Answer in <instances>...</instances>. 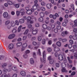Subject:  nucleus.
Segmentation results:
<instances>
[{
  "label": "nucleus",
  "mask_w": 77,
  "mask_h": 77,
  "mask_svg": "<svg viewBox=\"0 0 77 77\" xmlns=\"http://www.w3.org/2000/svg\"><path fill=\"white\" fill-rule=\"evenodd\" d=\"M45 58H46V54H45V51H44L43 53V59L40 58V61L42 63H45Z\"/></svg>",
  "instance_id": "f257e3e1"
},
{
  "label": "nucleus",
  "mask_w": 77,
  "mask_h": 77,
  "mask_svg": "<svg viewBox=\"0 0 77 77\" xmlns=\"http://www.w3.org/2000/svg\"><path fill=\"white\" fill-rule=\"evenodd\" d=\"M48 60H49V63L50 64H53L54 63V60L51 58V57L49 56L48 57Z\"/></svg>",
  "instance_id": "f03ea898"
},
{
  "label": "nucleus",
  "mask_w": 77,
  "mask_h": 77,
  "mask_svg": "<svg viewBox=\"0 0 77 77\" xmlns=\"http://www.w3.org/2000/svg\"><path fill=\"white\" fill-rule=\"evenodd\" d=\"M14 48V45L13 44H10L8 46V48L9 50H13Z\"/></svg>",
  "instance_id": "7ed1b4c3"
},
{
  "label": "nucleus",
  "mask_w": 77,
  "mask_h": 77,
  "mask_svg": "<svg viewBox=\"0 0 77 77\" xmlns=\"http://www.w3.org/2000/svg\"><path fill=\"white\" fill-rule=\"evenodd\" d=\"M38 29H36L35 30L32 31V35H36V34L38 33Z\"/></svg>",
  "instance_id": "20e7f679"
},
{
  "label": "nucleus",
  "mask_w": 77,
  "mask_h": 77,
  "mask_svg": "<svg viewBox=\"0 0 77 77\" xmlns=\"http://www.w3.org/2000/svg\"><path fill=\"white\" fill-rule=\"evenodd\" d=\"M3 17L4 18H8V16H9V14H8V13L7 12H5L3 14Z\"/></svg>",
  "instance_id": "39448f33"
},
{
  "label": "nucleus",
  "mask_w": 77,
  "mask_h": 77,
  "mask_svg": "<svg viewBox=\"0 0 77 77\" xmlns=\"http://www.w3.org/2000/svg\"><path fill=\"white\" fill-rule=\"evenodd\" d=\"M15 36V34H12L10 35L8 37L9 39H13Z\"/></svg>",
  "instance_id": "423d86ee"
},
{
  "label": "nucleus",
  "mask_w": 77,
  "mask_h": 77,
  "mask_svg": "<svg viewBox=\"0 0 77 77\" xmlns=\"http://www.w3.org/2000/svg\"><path fill=\"white\" fill-rule=\"evenodd\" d=\"M64 55H62L61 54H59L58 55V59L60 60H62L63 59Z\"/></svg>",
  "instance_id": "0eeeda50"
},
{
  "label": "nucleus",
  "mask_w": 77,
  "mask_h": 77,
  "mask_svg": "<svg viewBox=\"0 0 77 77\" xmlns=\"http://www.w3.org/2000/svg\"><path fill=\"white\" fill-rule=\"evenodd\" d=\"M32 44L33 45H34V46H36V45H39L41 44V43L40 42L37 43L36 42H33L32 43Z\"/></svg>",
  "instance_id": "6e6552de"
},
{
  "label": "nucleus",
  "mask_w": 77,
  "mask_h": 77,
  "mask_svg": "<svg viewBox=\"0 0 77 77\" xmlns=\"http://www.w3.org/2000/svg\"><path fill=\"white\" fill-rule=\"evenodd\" d=\"M69 51H70V52H72L74 54H76V53H77V50L74 49L70 50Z\"/></svg>",
  "instance_id": "1a4fd4ad"
},
{
  "label": "nucleus",
  "mask_w": 77,
  "mask_h": 77,
  "mask_svg": "<svg viewBox=\"0 0 77 77\" xmlns=\"http://www.w3.org/2000/svg\"><path fill=\"white\" fill-rule=\"evenodd\" d=\"M52 6L53 5H52V4H48L46 5V6L47 9H50V8H51V7H52Z\"/></svg>",
  "instance_id": "9d476101"
},
{
  "label": "nucleus",
  "mask_w": 77,
  "mask_h": 77,
  "mask_svg": "<svg viewBox=\"0 0 77 77\" xmlns=\"http://www.w3.org/2000/svg\"><path fill=\"white\" fill-rule=\"evenodd\" d=\"M10 75H7L6 74L4 73L0 77H10Z\"/></svg>",
  "instance_id": "9b49d317"
},
{
  "label": "nucleus",
  "mask_w": 77,
  "mask_h": 77,
  "mask_svg": "<svg viewBox=\"0 0 77 77\" xmlns=\"http://www.w3.org/2000/svg\"><path fill=\"white\" fill-rule=\"evenodd\" d=\"M11 27H15V22L14 21H12L11 22Z\"/></svg>",
  "instance_id": "f8f14e48"
},
{
  "label": "nucleus",
  "mask_w": 77,
  "mask_h": 77,
  "mask_svg": "<svg viewBox=\"0 0 77 77\" xmlns=\"http://www.w3.org/2000/svg\"><path fill=\"white\" fill-rule=\"evenodd\" d=\"M68 33V32L66 31L65 32H63L61 33V35L62 36H65V35H67Z\"/></svg>",
  "instance_id": "ddd939ff"
},
{
  "label": "nucleus",
  "mask_w": 77,
  "mask_h": 77,
  "mask_svg": "<svg viewBox=\"0 0 77 77\" xmlns=\"http://www.w3.org/2000/svg\"><path fill=\"white\" fill-rule=\"evenodd\" d=\"M20 12L21 13L22 15H24L25 14V12L24 11V10L23 9H22L20 11Z\"/></svg>",
  "instance_id": "4468645a"
},
{
  "label": "nucleus",
  "mask_w": 77,
  "mask_h": 77,
  "mask_svg": "<svg viewBox=\"0 0 77 77\" xmlns=\"http://www.w3.org/2000/svg\"><path fill=\"white\" fill-rule=\"evenodd\" d=\"M42 27L44 29H47V25L46 24H42Z\"/></svg>",
  "instance_id": "2eb2a0df"
},
{
  "label": "nucleus",
  "mask_w": 77,
  "mask_h": 77,
  "mask_svg": "<svg viewBox=\"0 0 77 77\" xmlns=\"http://www.w3.org/2000/svg\"><path fill=\"white\" fill-rule=\"evenodd\" d=\"M54 51L57 52L60 51V48L58 47H56L54 48Z\"/></svg>",
  "instance_id": "dca6fc26"
},
{
  "label": "nucleus",
  "mask_w": 77,
  "mask_h": 77,
  "mask_svg": "<svg viewBox=\"0 0 77 77\" xmlns=\"http://www.w3.org/2000/svg\"><path fill=\"white\" fill-rule=\"evenodd\" d=\"M30 62L31 64H33L35 63V61L33 58H31L30 60Z\"/></svg>",
  "instance_id": "f3484780"
},
{
  "label": "nucleus",
  "mask_w": 77,
  "mask_h": 77,
  "mask_svg": "<svg viewBox=\"0 0 77 77\" xmlns=\"http://www.w3.org/2000/svg\"><path fill=\"white\" fill-rule=\"evenodd\" d=\"M20 73L21 75H22V76H24L26 75V72L24 71H22L21 72H20Z\"/></svg>",
  "instance_id": "a211bd4d"
},
{
  "label": "nucleus",
  "mask_w": 77,
  "mask_h": 77,
  "mask_svg": "<svg viewBox=\"0 0 77 77\" xmlns=\"http://www.w3.org/2000/svg\"><path fill=\"white\" fill-rule=\"evenodd\" d=\"M31 17H30V16L28 17L26 19L27 22L28 23H29V22H30V21H31Z\"/></svg>",
  "instance_id": "6ab92c4d"
},
{
  "label": "nucleus",
  "mask_w": 77,
  "mask_h": 77,
  "mask_svg": "<svg viewBox=\"0 0 77 77\" xmlns=\"http://www.w3.org/2000/svg\"><path fill=\"white\" fill-rule=\"evenodd\" d=\"M7 3L9 5H12L13 4H14V3L12 2V1H8Z\"/></svg>",
  "instance_id": "aec40b11"
},
{
  "label": "nucleus",
  "mask_w": 77,
  "mask_h": 77,
  "mask_svg": "<svg viewBox=\"0 0 77 77\" xmlns=\"http://www.w3.org/2000/svg\"><path fill=\"white\" fill-rule=\"evenodd\" d=\"M19 22L20 24H23L24 23V20H23V19H20L19 20Z\"/></svg>",
  "instance_id": "412c9836"
},
{
  "label": "nucleus",
  "mask_w": 77,
  "mask_h": 77,
  "mask_svg": "<svg viewBox=\"0 0 77 77\" xmlns=\"http://www.w3.org/2000/svg\"><path fill=\"white\" fill-rule=\"evenodd\" d=\"M27 46V44L26 43H23L22 45V48H26Z\"/></svg>",
  "instance_id": "4be33fe9"
},
{
  "label": "nucleus",
  "mask_w": 77,
  "mask_h": 77,
  "mask_svg": "<svg viewBox=\"0 0 77 77\" xmlns=\"http://www.w3.org/2000/svg\"><path fill=\"white\" fill-rule=\"evenodd\" d=\"M26 13L27 14H28V15H30L32 14V12L31 11V10H27L26 11Z\"/></svg>",
  "instance_id": "5701e85b"
},
{
  "label": "nucleus",
  "mask_w": 77,
  "mask_h": 77,
  "mask_svg": "<svg viewBox=\"0 0 77 77\" xmlns=\"http://www.w3.org/2000/svg\"><path fill=\"white\" fill-rule=\"evenodd\" d=\"M22 42H19L17 43V47H20L22 45Z\"/></svg>",
  "instance_id": "b1692460"
},
{
  "label": "nucleus",
  "mask_w": 77,
  "mask_h": 77,
  "mask_svg": "<svg viewBox=\"0 0 77 77\" xmlns=\"http://www.w3.org/2000/svg\"><path fill=\"white\" fill-rule=\"evenodd\" d=\"M10 23H11L10 20H7L5 22V25H8L10 24Z\"/></svg>",
  "instance_id": "393cba45"
},
{
  "label": "nucleus",
  "mask_w": 77,
  "mask_h": 77,
  "mask_svg": "<svg viewBox=\"0 0 77 77\" xmlns=\"http://www.w3.org/2000/svg\"><path fill=\"white\" fill-rule=\"evenodd\" d=\"M37 39L38 41L39 42L42 41V37L40 36H39L38 37Z\"/></svg>",
  "instance_id": "a878e982"
},
{
  "label": "nucleus",
  "mask_w": 77,
  "mask_h": 77,
  "mask_svg": "<svg viewBox=\"0 0 77 77\" xmlns=\"http://www.w3.org/2000/svg\"><path fill=\"white\" fill-rule=\"evenodd\" d=\"M56 44L58 47H61V42H58L56 43Z\"/></svg>",
  "instance_id": "bb28decb"
},
{
  "label": "nucleus",
  "mask_w": 77,
  "mask_h": 77,
  "mask_svg": "<svg viewBox=\"0 0 77 77\" xmlns=\"http://www.w3.org/2000/svg\"><path fill=\"white\" fill-rule=\"evenodd\" d=\"M38 21L39 22H42L44 21V19L42 17H40L38 19Z\"/></svg>",
  "instance_id": "cd10ccee"
},
{
  "label": "nucleus",
  "mask_w": 77,
  "mask_h": 77,
  "mask_svg": "<svg viewBox=\"0 0 77 77\" xmlns=\"http://www.w3.org/2000/svg\"><path fill=\"white\" fill-rule=\"evenodd\" d=\"M15 26L16 25L17 26H19V24H20V23L18 20H16L15 21Z\"/></svg>",
  "instance_id": "c85d7f7f"
},
{
  "label": "nucleus",
  "mask_w": 77,
  "mask_h": 77,
  "mask_svg": "<svg viewBox=\"0 0 77 77\" xmlns=\"http://www.w3.org/2000/svg\"><path fill=\"white\" fill-rule=\"evenodd\" d=\"M62 71L63 72H67L68 70H66V69L63 68L62 69Z\"/></svg>",
  "instance_id": "c756f323"
},
{
  "label": "nucleus",
  "mask_w": 77,
  "mask_h": 77,
  "mask_svg": "<svg viewBox=\"0 0 77 77\" xmlns=\"http://www.w3.org/2000/svg\"><path fill=\"white\" fill-rule=\"evenodd\" d=\"M40 15L41 17H44V12H41L40 14Z\"/></svg>",
  "instance_id": "7c9ffc66"
},
{
  "label": "nucleus",
  "mask_w": 77,
  "mask_h": 77,
  "mask_svg": "<svg viewBox=\"0 0 77 77\" xmlns=\"http://www.w3.org/2000/svg\"><path fill=\"white\" fill-rule=\"evenodd\" d=\"M40 9L42 11H45V8L44 7H40Z\"/></svg>",
  "instance_id": "2f4dec72"
},
{
  "label": "nucleus",
  "mask_w": 77,
  "mask_h": 77,
  "mask_svg": "<svg viewBox=\"0 0 77 77\" xmlns=\"http://www.w3.org/2000/svg\"><path fill=\"white\" fill-rule=\"evenodd\" d=\"M12 70H13V71H17V67L14 66L12 67Z\"/></svg>",
  "instance_id": "473e14b6"
},
{
  "label": "nucleus",
  "mask_w": 77,
  "mask_h": 77,
  "mask_svg": "<svg viewBox=\"0 0 77 77\" xmlns=\"http://www.w3.org/2000/svg\"><path fill=\"white\" fill-rule=\"evenodd\" d=\"M61 66L62 68H65L66 66V64L65 63H63L61 64Z\"/></svg>",
  "instance_id": "72a5a7b5"
},
{
  "label": "nucleus",
  "mask_w": 77,
  "mask_h": 77,
  "mask_svg": "<svg viewBox=\"0 0 77 77\" xmlns=\"http://www.w3.org/2000/svg\"><path fill=\"white\" fill-rule=\"evenodd\" d=\"M3 71L4 73H6V72L8 71V70L7 69H4L3 70Z\"/></svg>",
  "instance_id": "f704fd0d"
},
{
  "label": "nucleus",
  "mask_w": 77,
  "mask_h": 77,
  "mask_svg": "<svg viewBox=\"0 0 77 77\" xmlns=\"http://www.w3.org/2000/svg\"><path fill=\"white\" fill-rule=\"evenodd\" d=\"M45 41H46L45 39H43L42 40V44L44 45V44H45Z\"/></svg>",
  "instance_id": "c9c22d12"
},
{
  "label": "nucleus",
  "mask_w": 77,
  "mask_h": 77,
  "mask_svg": "<svg viewBox=\"0 0 77 77\" xmlns=\"http://www.w3.org/2000/svg\"><path fill=\"white\" fill-rule=\"evenodd\" d=\"M22 27V26L20 25L18 28V32H21V28Z\"/></svg>",
  "instance_id": "e433bc0d"
},
{
  "label": "nucleus",
  "mask_w": 77,
  "mask_h": 77,
  "mask_svg": "<svg viewBox=\"0 0 77 77\" xmlns=\"http://www.w3.org/2000/svg\"><path fill=\"white\" fill-rule=\"evenodd\" d=\"M39 56H41V50L40 49H38V52H37Z\"/></svg>",
  "instance_id": "4c0bfd02"
},
{
  "label": "nucleus",
  "mask_w": 77,
  "mask_h": 77,
  "mask_svg": "<svg viewBox=\"0 0 77 77\" xmlns=\"http://www.w3.org/2000/svg\"><path fill=\"white\" fill-rule=\"evenodd\" d=\"M17 31L16 29H14L12 30V33H17Z\"/></svg>",
  "instance_id": "58836bf2"
},
{
  "label": "nucleus",
  "mask_w": 77,
  "mask_h": 77,
  "mask_svg": "<svg viewBox=\"0 0 77 77\" xmlns=\"http://www.w3.org/2000/svg\"><path fill=\"white\" fill-rule=\"evenodd\" d=\"M32 27V25L29 24L28 25L27 27L29 29H31V28Z\"/></svg>",
  "instance_id": "ea45409f"
},
{
  "label": "nucleus",
  "mask_w": 77,
  "mask_h": 77,
  "mask_svg": "<svg viewBox=\"0 0 77 77\" xmlns=\"http://www.w3.org/2000/svg\"><path fill=\"white\" fill-rule=\"evenodd\" d=\"M14 6L16 8H19V7H20V5L19 4H16L14 5Z\"/></svg>",
  "instance_id": "a19ab883"
},
{
  "label": "nucleus",
  "mask_w": 77,
  "mask_h": 77,
  "mask_svg": "<svg viewBox=\"0 0 77 77\" xmlns=\"http://www.w3.org/2000/svg\"><path fill=\"white\" fill-rule=\"evenodd\" d=\"M48 52H51V51H52V49H51V48H48Z\"/></svg>",
  "instance_id": "79ce46f5"
},
{
  "label": "nucleus",
  "mask_w": 77,
  "mask_h": 77,
  "mask_svg": "<svg viewBox=\"0 0 77 77\" xmlns=\"http://www.w3.org/2000/svg\"><path fill=\"white\" fill-rule=\"evenodd\" d=\"M67 41V40L66 39V38H64L63 39H62V42H66Z\"/></svg>",
  "instance_id": "37998d69"
},
{
  "label": "nucleus",
  "mask_w": 77,
  "mask_h": 77,
  "mask_svg": "<svg viewBox=\"0 0 77 77\" xmlns=\"http://www.w3.org/2000/svg\"><path fill=\"white\" fill-rule=\"evenodd\" d=\"M26 39H27V36L24 35V36H23V41H24V40H26Z\"/></svg>",
  "instance_id": "c03bdc74"
},
{
  "label": "nucleus",
  "mask_w": 77,
  "mask_h": 77,
  "mask_svg": "<svg viewBox=\"0 0 77 77\" xmlns=\"http://www.w3.org/2000/svg\"><path fill=\"white\" fill-rule=\"evenodd\" d=\"M57 28L58 30H60L61 29V26L60 25H58L57 26Z\"/></svg>",
  "instance_id": "a18cd8bd"
},
{
  "label": "nucleus",
  "mask_w": 77,
  "mask_h": 77,
  "mask_svg": "<svg viewBox=\"0 0 77 77\" xmlns=\"http://www.w3.org/2000/svg\"><path fill=\"white\" fill-rule=\"evenodd\" d=\"M69 42L70 44H74V41L70 39L69 41Z\"/></svg>",
  "instance_id": "49530a36"
},
{
  "label": "nucleus",
  "mask_w": 77,
  "mask_h": 77,
  "mask_svg": "<svg viewBox=\"0 0 77 77\" xmlns=\"http://www.w3.org/2000/svg\"><path fill=\"white\" fill-rule=\"evenodd\" d=\"M68 47L69 48H71L72 47V44H70L69 45Z\"/></svg>",
  "instance_id": "de8ad7c7"
},
{
  "label": "nucleus",
  "mask_w": 77,
  "mask_h": 77,
  "mask_svg": "<svg viewBox=\"0 0 77 77\" xmlns=\"http://www.w3.org/2000/svg\"><path fill=\"white\" fill-rule=\"evenodd\" d=\"M32 8L33 9H34V10H36V9H37V7H36V6L35 5H33L32 6Z\"/></svg>",
  "instance_id": "09e8293b"
},
{
  "label": "nucleus",
  "mask_w": 77,
  "mask_h": 77,
  "mask_svg": "<svg viewBox=\"0 0 77 77\" xmlns=\"http://www.w3.org/2000/svg\"><path fill=\"white\" fill-rule=\"evenodd\" d=\"M29 32V30L28 29H26V31H25V32L24 33V35H26L28 33V32Z\"/></svg>",
  "instance_id": "8fccbe9b"
},
{
  "label": "nucleus",
  "mask_w": 77,
  "mask_h": 77,
  "mask_svg": "<svg viewBox=\"0 0 77 77\" xmlns=\"http://www.w3.org/2000/svg\"><path fill=\"white\" fill-rule=\"evenodd\" d=\"M48 44L49 45H51L52 44V41L51 40H49L48 42Z\"/></svg>",
  "instance_id": "3c124183"
},
{
  "label": "nucleus",
  "mask_w": 77,
  "mask_h": 77,
  "mask_svg": "<svg viewBox=\"0 0 77 77\" xmlns=\"http://www.w3.org/2000/svg\"><path fill=\"white\" fill-rule=\"evenodd\" d=\"M71 7V8H72V9H73V10H74V5L73 4H71L70 5Z\"/></svg>",
  "instance_id": "603ef678"
},
{
  "label": "nucleus",
  "mask_w": 77,
  "mask_h": 77,
  "mask_svg": "<svg viewBox=\"0 0 77 77\" xmlns=\"http://www.w3.org/2000/svg\"><path fill=\"white\" fill-rule=\"evenodd\" d=\"M54 33H57V32H58V30H57V29H55L54 30Z\"/></svg>",
  "instance_id": "864d4df0"
},
{
  "label": "nucleus",
  "mask_w": 77,
  "mask_h": 77,
  "mask_svg": "<svg viewBox=\"0 0 77 77\" xmlns=\"http://www.w3.org/2000/svg\"><path fill=\"white\" fill-rule=\"evenodd\" d=\"M35 26L36 27H39V24L38 23H36L35 24Z\"/></svg>",
  "instance_id": "5fc2aeb1"
},
{
  "label": "nucleus",
  "mask_w": 77,
  "mask_h": 77,
  "mask_svg": "<svg viewBox=\"0 0 77 77\" xmlns=\"http://www.w3.org/2000/svg\"><path fill=\"white\" fill-rule=\"evenodd\" d=\"M62 26H66V23L65 22L63 23Z\"/></svg>",
  "instance_id": "6e6d98bb"
},
{
  "label": "nucleus",
  "mask_w": 77,
  "mask_h": 77,
  "mask_svg": "<svg viewBox=\"0 0 77 77\" xmlns=\"http://www.w3.org/2000/svg\"><path fill=\"white\" fill-rule=\"evenodd\" d=\"M41 5L42 6H45V3L44 2H42L41 3Z\"/></svg>",
  "instance_id": "4d7b16f0"
},
{
  "label": "nucleus",
  "mask_w": 77,
  "mask_h": 77,
  "mask_svg": "<svg viewBox=\"0 0 77 77\" xmlns=\"http://www.w3.org/2000/svg\"><path fill=\"white\" fill-rule=\"evenodd\" d=\"M20 12L18 11H16V14L17 16H18L20 15Z\"/></svg>",
  "instance_id": "13d9d810"
},
{
  "label": "nucleus",
  "mask_w": 77,
  "mask_h": 77,
  "mask_svg": "<svg viewBox=\"0 0 77 77\" xmlns=\"http://www.w3.org/2000/svg\"><path fill=\"white\" fill-rule=\"evenodd\" d=\"M12 77H17V74L16 73L14 74L13 75Z\"/></svg>",
  "instance_id": "bf43d9fd"
},
{
  "label": "nucleus",
  "mask_w": 77,
  "mask_h": 77,
  "mask_svg": "<svg viewBox=\"0 0 77 77\" xmlns=\"http://www.w3.org/2000/svg\"><path fill=\"white\" fill-rule=\"evenodd\" d=\"M54 55L56 57H58V54L57 53H55Z\"/></svg>",
  "instance_id": "052dcab7"
},
{
  "label": "nucleus",
  "mask_w": 77,
  "mask_h": 77,
  "mask_svg": "<svg viewBox=\"0 0 77 77\" xmlns=\"http://www.w3.org/2000/svg\"><path fill=\"white\" fill-rule=\"evenodd\" d=\"M37 11H41V8H40V7H39L37 8Z\"/></svg>",
  "instance_id": "680f3d73"
},
{
  "label": "nucleus",
  "mask_w": 77,
  "mask_h": 77,
  "mask_svg": "<svg viewBox=\"0 0 77 77\" xmlns=\"http://www.w3.org/2000/svg\"><path fill=\"white\" fill-rule=\"evenodd\" d=\"M23 56L24 58L26 59L27 57V55L26 54H24L23 55Z\"/></svg>",
  "instance_id": "e2e57ef3"
},
{
  "label": "nucleus",
  "mask_w": 77,
  "mask_h": 77,
  "mask_svg": "<svg viewBox=\"0 0 77 77\" xmlns=\"http://www.w3.org/2000/svg\"><path fill=\"white\" fill-rule=\"evenodd\" d=\"M73 39L74 40H76V39H77V37L74 35L73 37Z\"/></svg>",
  "instance_id": "0e129e2a"
},
{
  "label": "nucleus",
  "mask_w": 77,
  "mask_h": 77,
  "mask_svg": "<svg viewBox=\"0 0 77 77\" xmlns=\"http://www.w3.org/2000/svg\"><path fill=\"white\" fill-rule=\"evenodd\" d=\"M75 74V72H73L71 74V75H74Z\"/></svg>",
  "instance_id": "69168bd1"
},
{
  "label": "nucleus",
  "mask_w": 77,
  "mask_h": 77,
  "mask_svg": "<svg viewBox=\"0 0 77 77\" xmlns=\"http://www.w3.org/2000/svg\"><path fill=\"white\" fill-rule=\"evenodd\" d=\"M30 53V51L29 50H27L26 51H25V53L26 54H28V53Z\"/></svg>",
  "instance_id": "338daca9"
},
{
  "label": "nucleus",
  "mask_w": 77,
  "mask_h": 77,
  "mask_svg": "<svg viewBox=\"0 0 77 77\" xmlns=\"http://www.w3.org/2000/svg\"><path fill=\"white\" fill-rule=\"evenodd\" d=\"M73 48H77V46L76 45H74L73 46Z\"/></svg>",
  "instance_id": "774afa93"
}]
</instances>
